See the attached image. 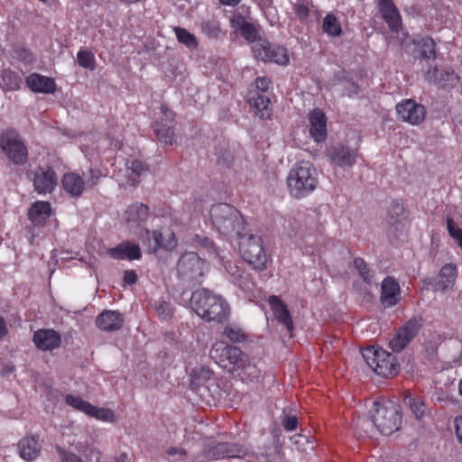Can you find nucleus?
I'll use <instances>...</instances> for the list:
<instances>
[{
  "mask_svg": "<svg viewBox=\"0 0 462 462\" xmlns=\"http://www.w3.org/2000/svg\"><path fill=\"white\" fill-rule=\"evenodd\" d=\"M226 458H245L247 462H272L266 447L259 454L238 442L208 440L199 453L193 457L194 462H208Z\"/></svg>",
  "mask_w": 462,
  "mask_h": 462,
  "instance_id": "1",
  "label": "nucleus"
},
{
  "mask_svg": "<svg viewBox=\"0 0 462 462\" xmlns=\"http://www.w3.org/2000/svg\"><path fill=\"white\" fill-rule=\"evenodd\" d=\"M370 420H357L356 427L368 432L366 426L375 428L381 434L388 436L398 430L402 423V413L400 407L393 402L375 401L369 411Z\"/></svg>",
  "mask_w": 462,
  "mask_h": 462,
  "instance_id": "2",
  "label": "nucleus"
},
{
  "mask_svg": "<svg viewBox=\"0 0 462 462\" xmlns=\"http://www.w3.org/2000/svg\"><path fill=\"white\" fill-rule=\"evenodd\" d=\"M190 306L207 322L223 323L228 319L230 314L226 300L221 295L204 288L193 291Z\"/></svg>",
  "mask_w": 462,
  "mask_h": 462,
  "instance_id": "3",
  "label": "nucleus"
},
{
  "mask_svg": "<svg viewBox=\"0 0 462 462\" xmlns=\"http://www.w3.org/2000/svg\"><path fill=\"white\" fill-rule=\"evenodd\" d=\"M209 214L213 227L224 236H237L245 230L242 215L230 204L213 205Z\"/></svg>",
  "mask_w": 462,
  "mask_h": 462,
  "instance_id": "4",
  "label": "nucleus"
},
{
  "mask_svg": "<svg viewBox=\"0 0 462 462\" xmlns=\"http://www.w3.org/2000/svg\"><path fill=\"white\" fill-rule=\"evenodd\" d=\"M290 193L296 199L312 192L318 185V172L310 162H300L293 166L287 177Z\"/></svg>",
  "mask_w": 462,
  "mask_h": 462,
  "instance_id": "5",
  "label": "nucleus"
},
{
  "mask_svg": "<svg viewBox=\"0 0 462 462\" xmlns=\"http://www.w3.org/2000/svg\"><path fill=\"white\" fill-rule=\"evenodd\" d=\"M222 356L230 365L229 371L242 382L256 381L261 374L255 362L240 348L227 345L222 349Z\"/></svg>",
  "mask_w": 462,
  "mask_h": 462,
  "instance_id": "6",
  "label": "nucleus"
},
{
  "mask_svg": "<svg viewBox=\"0 0 462 462\" xmlns=\"http://www.w3.org/2000/svg\"><path fill=\"white\" fill-rule=\"evenodd\" d=\"M207 271V263L194 252L182 254L177 263L178 277L187 286L200 284Z\"/></svg>",
  "mask_w": 462,
  "mask_h": 462,
  "instance_id": "7",
  "label": "nucleus"
},
{
  "mask_svg": "<svg viewBox=\"0 0 462 462\" xmlns=\"http://www.w3.org/2000/svg\"><path fill=\"white\" fill-rule=\"evenodd\" d=\"M362 356L367 365L382 377L394 376L399 373L400 365L395 356L382 348L369 346L362 351Z\"/></svg>",
  "mask_w": 462,
  "mask_h": 462,
  "instance_id": "8",
  "label": "nucleus"
},
{
  "mask_svg": "<svg viewBox=\"0 0 462 462\" xmlns=\"http://www.w3.org/2000/svg\"><path fill=\"white\" fill-rule=\"evenodd\" d=\"M239 238V252L243 259L254 269L263 270L265 268L266 254L260 236L248 235L245 230L242 232Z\"/></svg>",
  "mask_w": 462,
  "mask_h": 462,
  "instance_id": "9",
  "label": "nucleus"
},
{
  "mask_svg": "<svg viewBox=\"0 0 462 462\" xmlns=\"http://www.w3.org/2000/svg\"><path fill=\"white\" fill-rule=\"evenodd\" d=\"M0 146L14 164L23 165L27 162V148L16 131L6 130L3 133L0 138Z\"/></svg>",
  "mask_w": 462,
  "mask_h": 462,
  "instance_id": "10",
  "label": "nucleus"
},
{
  "mask_svg": "<svg viewBox=\"0 0 462 462\" xmlns=\"http://www.w3.org/2000/svg\"><path fill=\"white\" fill-rule=\"evenodd\" d=\"M252 51L255 59L264 62L286 65L289 61L286 49L272 45L266 40L259 39L257 42L252 45Z\"/></svg>",
  "mask_w": 462,
  "mask_h": 462,
  "instance_id": "11",
  "label": "nucleus"
},
{
  "mask_svg": "<svg viewBox=\"0 0 462 462\" xmlns=\"http://www.w3.org/2000/svg\"><path fill=\"white\" fill-rule=\"evenodd\" d=\"M423 324L421 317L410 319L390 341V347L393 352H401L416 337Z\"/></svg>",
  "mask_w": 462,
  "mask_h": 462,
  "instance_id": "12",
  "label": "nucleus"
},
{
  "mask_svg": "<svg viewBox=\"0 0 462 462\" xmlns=\"http://www.w3.org/2000/svg\"><path fill=\"white\" fill-rule=\"evenodd\" d=\"M161 112L163 117L153 124V133L160 143L172 145L176 142L173 127L175 114L165 105L161 106Z\"/></svg>",
  "mask_w": 462,
  "mask_h": 462,
  "instance_id": "13",
  "label": "nucleus"
},
{
  "mask_svg": "<svg viewBox=\"0 0 462 462\" xmlns=\"http://www.w3.org/2000/svg\"><path fill=\"white\" fill-rule=\"evenodd\" d=\"M330 162L338 167H352L357 157V150L349 145L337 143L331 145L327 151Z\"/></svg>",
  "mask_w": 462,
  "mask_h": 462,
  "instance_id": "14",
  "label": "nucleus"
},
{
  "mask_svg": "<svg viewBox=\"0 0 462 462\" xmlns=\"http://www.w3.org/2000/svg\"><path fill=\"white\" fill-rule=\"evenodd\" d=\"M396 111L399 116L411 125H419L425 118V107L412 99H406L397 104Z\"/></svg>",
  "mask_w": 462,
  "mask_h": 462,
  "instance_id": "15",
  "label": "nucleus"
},
{
  "mask_svg": "<svg viewBox=\"0 0 462 462\" xmlns=\"http://www.w3.org/2000/svg\"><path fill=\"white\" fill-rule=\"evenodd\" d=\"M401 287L393 276L385 277L381 283L380 302L384 308H392L401 300Z\"/></svg>",
  "mask_w": 462,
  "mask_h": 462,
  "instance_id": "16",
  "label": "nucleus"
},
{
  "mask_svg": "<svg viewBox=\"0 0 462 462\" xmlns=\"http://www.w3.org/2000/svg\"><path fill=\"white\" fill-rule=\"evenodd\" d=\"M57 185L55 171L50 168H38L33 173L34 190L39 194L51 193Z\"/></svg>",
  "mask_w": 462,
  "mask_h": 462,
  "instance_id": "17",
  "label": "nucleus"
},
{
  "mask_svg": "<svg viewBox=\"0 0 462 462\" xmlns=\"http://www.w3.org/2000/svg\"><path fill=\"white\" fill-rule=\"evenodd\" d=\"M404 215L403 204L399 201H393L388 211L387 223L389 225L388 234L400 238L404 235V223L402 217Z\"/></svg>",
  "mask_w": 462,
  "mask_h": 462,
  "instance_id": "18",
  "label": "nucleus"
},
{
  "mask_svg": "<svg viewBox=\"0 0 462 462\" xmlns=\"http://www.w3.org/2000/svg\"><path fill=\"white\" fill-rule=\"evenodd\" d=\"M458 76L452 69H438L436 67L429 69L425 75V80L430 84L439 88H453L458 82Z\"/></svg>",
  "mask_w": 462,
  "mask_h": 462,
  "instance_id": "19",
  "label": "nucleus"
},
{
  "mask_svg": "<svg viewBox=\"0 0 462 462\" xmlns=\"http://www.w3.org/2000/svg\"><path fill=\"white\" fill-rule=\"evenodd\" d=\"M310 134L317 143L324 142L327 138V117L319 109H313L309 115Z\"/></svg>",
  "mask_w": 462,
  "mask_h": 462,
  "instance_id": "20",
  "label": "nucleus"
},
{
  "mask_svg": "<svg viewBox=\"0 0 462 462\" xmlns=\"http://www.w3.org/2000/svg\"><path fill=\"white\" fill-rule=\"evenodd\" d=\"M268 303L272 311L273 312L275 319L281 325L284 326V328L290 333V337H292L293 322L285 303L282 301L278 296L275 295L269 297Z\"/></svg>",
  "mask_w": 462,
  "mask_h": 462,
  "instance_id": "21",
  "label": "nucleus"
},
{
  "mask_svg": "<svg viewBox=\"0 0 462 462\" xmlns=\"http://www.w3.org/2000/svg\"><path fill=\"white\" fill-rule=\"evenodd\" d=\"M380 13L390 30L398 32L402 28L401 14L393 0H378Z\"/></svg>",
  "mask_w": 462,
  "mask_h": 462,
  "instance_id": "22",
  "label": "nucleus"
},
{
  "mask_svg": "<svg viewBox=\"0 0 462 462\" xmlns=\"http://www.w3.org/2000/svg\"><path fill=\"white\" fill-rule=\"evenodd\" d=\"M124 324L122 314L115 310H104L96 319V325L103 331L119 330Z\"/></svg>",
  "mask_w": 462,
  "mask_h": 462,
  "instance_id": "23",
  "label": "nucleus"
},
{
  "mask_svg": "<svg viewBox=\"0 0 462 462\" xmlns=\"http://www.w3.org/2000/svg\"><path fill=\"white\" fill-rule=\"evenodd\" d=\"M33 342L42 350H52L60 346L61 339L53 329H40L34 333Z\"/></svg>",
  "mask_w": 462,
  "mask_h": 462,
  "instance_id": "24",
  "label": "nucleus"
},
{
  "mask_svg": "<svg viewBox=\"0 0 462 462\" xmlns=\"http://www.w3.org/2000/svg\"><path fill=\"white\" fill-rule=\"evenodd\" d=\"M148 217L149 208L143 203L129 206L125 213V219L130 229L138 227L141 223L147 220Z\"/></svg>",
  "mask_w": 462,
  "mask_h": 462,
  "instance_id": "25",
  "label": "nucleus"
},
{
  "mask_svg": "<svg viewBox=\"0 0 462 462\" xmlns=\"http://www.w3.org/2000/svg\"><path fill=\"white\" fill-rule=\"evenodd\" d=\"M108 254L113 258L118 260H138L142 256L139 245L129 241L121 243L117 246L108 249Z\"/></svg>",
  "mask_w": 462,
  "mask_h": 462,
  "instance_id": "26",
  "label": "nucleus"
},
{
  "mask_svg": "<svg viewBox=\"0 0 462 462\" xmlns=\"http://www.w3.org/2000/svg\"><path fill=\"white\" fill-rule=\"evenodd\" d=\"M26 85L32 91L36 93L51 94L56 89V83L54 79L33 73L26 78Z\"/></svg>",
  "mask_w": 462,
  "mask_h": 462,
  "instance_id": "27",
  "label": "nucleus"
},
{
  "mask_svg": "<svg viewBox=\"0 0 462 462\" xmlns=\"http://www.w3.org/2000/svg\"><path fill=\"white\" fill-rule=\"evenodd\" d=\"M457 277V268L453 264L444 265L440 271L439 278L435 279L430 284L436 291H446L452 287Z\"/></svg>",
  "mask_w": 462,
  "mask_h": 462,
  "instance_id": "28",
  "label": "nucleus"
},
{
  "mask_svg": "<svg viewBox=\"0 0 462 462\" xmlns=\"http://www.w3.org/2000/svg\"><path fill=\"white\" fill-rule=\"evenodd\" d=\"M18 449L23 459L32 461L40 455L41 446L34 437H25L18 443Z\"/></svg>",
  "mask_w": 462,
  "mask_h": 462,
  "instance_id": "29",
  "label": "nucleus"
},
{
  "mask_svg": "<svg viewBox=\"0 0 462 462\" xmlns=\"http://www.w3.org/2000/svg\"><path fill=\"white\" fill-rule=\"evenodd\" d=\"M165 236L160 231H153L150 238V250L155 252L158 248L171 250L175 248L177 242L174 238V234L168 232Z\"/></svg>",
  "mask_w": 462,
  "mask_h": 462,
  "instance_id": "30",
  "label": "nucleus"
},
{
  "mask_svg": "<svg viewBox=\"0 0 462 462\" xmlns=\"http://www.w3.org/2000/svg\"><path fill=\"white\" fill-rule=\"evenodd\" d=\"M249 103L262 119L270 117L271 109L269 106L271 101L265 94L259 92L251 93Z\"/></svg>",
  "mask_w": 462,
  "mask_h": 462,
  "instance_id": "31",
  "label": "nucleus"
},
{
  "mask_svg": "<svg viewBox=\"0 0 462 462\" xmlns=\"http://www.w3.org/2000/svg\"><path fill=\"white\" fill-rule=\"evenodd\" d=\"M62 186L72 197H79L84 191L85 180L76 173H66L62 179Z\"/></svg>",
  "mask_w": 462,
  "mask_h": 462,
  "instance_id": "32",
  "label": "nucleus"
},
{
  "mask_svg": "<svg viewBox=\"0 0 462 462\" xmlns=\"http://www.w3.org/2000/svg\"><path fill=\"white\" fill-rule=\"evenodd\" d=\"M51 215V206L46 201H37L30 208L28 216L30 220L35 225L40 226Z\"/></svg>",
  "mask_w": 462,
  "mask_h": 462,
  "instance_id": "33",
  "label": "nucleus"
},
{
  "mask_svg": "<svg viewBox=\"0 0 462 462\" xmlns=\"http://www.w3.org/2000/svg\"><path fill=\"white\" fill-rule=\"evenodd\" d=\"M403 402L410 408L415 418L418 420H420L428 414V409L424 400L420 396L407 393L403 398Z\"/></svg>",
  "mask_w": 462,
  "mask_h": 462,
  "instance_id": "34",
  "label": "nucleus"
},
{
  "mask_svg": "<svg viewBox=\"0 0 462 462\" xmlns=\"http://www.w3.org/2000/svg\"><path fill=\"white\" fill-rule=\"evenodd\" d=\"M21 78L17 73L4 69L0 73V88L4 91H15L20 88Z\"/></svg>",
  "mask_w": 462,
  "mask_h": 462,
  "instance_id": "35",
  "label": "nucleus"
},
{
  "mask_svg": "<svg viewBox=\"0 0 462 462\" xmlns=\"http://www.w3.org/2000/svg\"><path fill=\"white\" fill-rule=\"evenodd\" d=\"M355 268L357 270L359 275L367 285H376L375 272L372 270L364 259L357 257L354 260Z\"/></svg>",
  "mask_w": 462,
  "mask_h": 462,
  "instance_id": "36",
  "label": "nucleus"
},
{
  "mask_svg": "<svg viewBox=\"0 0 462 462\" xmlns=\"http://www.w3.org/2000/svg\"><path fill=\"white\" fill-rule=\"evenodd\" d=\"M192 242L197 246L208 249L216 257L219 259V261H223L225 259V255L222 254V251L216 247L213 241H211L208 237L197 234L193 236Z\"/></svg>",
  "mask_w": 462,
  "mask_h": 462,
  "instance_id": "37",
  "label": "nucleus"
},
{
  "mask_svg": "<svg viewBox=\"0 0 462 462\" xmlns=\"http://www.w3.org/2000/svg\"><path fill=\"white\" fill-rule=\"evenodd\" d=\"M322 30L324 32L330 36H339L342 32V28L334 14H328L323 18Z\"/></svg>",
  "mask_w": 462,
  "mask_h": 462,
  "instance_id": "38",
  "label": "nucleus"
},
{
  "mask_svg": "<svg viewBox=\"0 0 462 462\" xmlns=\"http://www.w3.org/2000/svg\"><path fill=\"white\" fill-rule=\"evenodd\" d=\"M77 61L80 67L90 71L96 69V59L90 51L80 50L77 54Z\"/></svg>",
  "mask_w": 462,
  "mask_h": 462,
  "instance_id": "39",
  "label": "nucleus"
},
{
  "mask_svg": "<svg viewBox=\"0 0 462 462\" xmlns=\"http://www.w3.org/2000/svg\"><path fill=\"white\" fill-rule=\"evenodd\" d=\"M151 307L155 311L156 315L162 319H170L173 316V309L170 302L165 300H157L154 301Z\"/></svg>",
  "mask_w": 462,
  "mask_h": 462,
  "instance_id": "40",
  "label": "nucleus"
},
{
  "mask_svg": "<svg viewBox=\"0 0 462 462\" xmlns=\"http://www.w3.org/2000/svg\"><path fill=\"white\" fill-rule=\"evenodd\" d=\"M174 32L178 41L189 49H196L198 42L196 37L184 28L175 27Z\"/></svg>",
  "mask_w": 462,
  "mask_h": 462,
  "instance_id": "41",
  "label": "nucleus"
},
{
  "mask_svg": "<svg viewBox=\"0 0 462 462\" xmlns=\"http://www.w3.org/2000/svg\"><path fill=\"white\" fill-rule=\"evenodd\" d=\"M420 56L421 59L430 60L436 58L435 42L431 38H424L419 43Z\"/></svg>",
  "mask_w": 462,
  "mask_h": 462,
  "instance_id": "42",
  "label": "nucleus"
},
{
  "mask_svg": "<svg viewBox=\"0 0 462 462\" xmlns=\"http://www.w3.org/2000/svg\"><path fill=\"white\" fill-rule=\"evenodd\" d=\"M201 30L208 38L214 40H217L222 33L220 23L215 20L203 22Z\"/></svg>",
  "mask_w": 462,
  "mask_h": 462,
  "instance_id": "43",
  "label": "nucleus"
},
{
  "mask_svg": "<svg viewBox=\"0 0 462 462\" xmlns=\"http://www.w3.org/2000/svg\"><path fill=\"white\" fill-rule=\"evenodd\" d=\"M66 402L69 406L89 415L90 410L92 409V404L80 397L73 396L71 394H68L66 396Z\"/></svg>",
  "mask_w": 462,
  "mask_h": 462,
  "instance_id": "44",
  "label": "nucleus"
},
{
  "mask_svg": "<svg viewBox=\"0 0 462 462\" xmlns=\"http://www.w3.org/2000/svg\"><path fill=\"white\" fill-rule=\"evenodd\" d=\"M226 271L233 277V282L237 283L239 287L243 288L244 271L237 265L232 264L230 261H222Z\"/></svg>",
  "mask_w": 462,
  "mask_h": 462,
  "instance_id": "45",
  "label": "nucleus"
},
{
  "mask_svg": "<svg viewBox=\"0 0 462 462\" xmlns=\"http://www.w3.org/2000/svg\"><path fill=\"white\" fill-rule=\"evenodd\" d=\"M216 155L217 162L222 168H229L234 162V154L228 148H221Z\"/></svg>",
  "mask_w": 462,
  "mask_h": 462,
  "instance_id": "46",
  "label": "nucleus"
},
{
  "mask_svg": "<svg viewBox=\"0 0 462 462\" xmlns=\"http://www.w3.org/2000/svg\"><path fill=\"white\" fill-rule=\"evenodd\" d=\"M89 416L94 417L97 420L103 421L113 422L115 420L114 412L106 408H98L97 406L92 405V409L90 410Z\"/></svg>",
  "mask_w": 462,
  "mask_h": 462,
  "instance_id": "47",
  "label": "nucleus"
},
{
  "mask_svg": "<svg viewBox=\"0 0 462 462\" xmlns=\"http://www.w3.org/2000/svg\"><path fill=\"white\" fill-rule=\"evenodd\" d=\"M240 34L248 42L253 44L259 41V35L257 28L251 23L243 24V29L240 31Z\"/></svg>",
  "mask_w": 462,
  "mask_h": 462,
  "instance_id": "48",
  "label": "nucleus"
},
{
  "mask_svg": "<svg viewBox=\"0 0 462 462\" xmlns=\"http://www.w3.org/2000/svg\"><path fill=\"white\" fill-rule=\"evenodd\" d=\"M224 334L232 342H242L245 339V336L240 328L230 327V326H228L225 328Z\"/></svg>",
  "mask_w": 462,
  "mask_h": 462,
  "instance_id": "49",
  "label": "nucleus"
},
{
  "mask_svg": "<svg viewBox=\"0 0 462 462\" xmlns=\"http://www.w3.org/2000/svg\"><path fill=\"white\" fill-rule=\"evenodd\" d=\"M166 453L171 457V462H181L186 458L188 454L185 449L175 447L170 448Z\"/></svg>",
  "mask_w": 462,
  "mask_h": 462,
  "instance_id": "50",
  "label": "nucleus"
},
{
  "mask_svg": "<svg viewBox=\"0 0 462 462\" xmlns=\"http://www.w3.org/2000/svg\"><path fill=\"white\" fill-rule=\"evenodd\" d=\"M57 452L61 462H84L78 455L68 452L60 447H57Z\"/></svg>",
  "mask_w": 462,
  "mask_h": 462,
  "instance_id": "51",
  "label": "nucleus"
},
{
  "mask_svg": "<svg viewBox=\"0 0 462 462\" xmlns=\"http://www.w3.org/2000/svg\"><path fill=\"white\" fill-rule=\"evenodd\" d=\"M130 169L136 177H140L149 171L148 165L140 160H134L131 162Z\"/></svg>",
  "mask_w": 462,
  "mask_h": 462,
  "instance_id": "52",
  "label": "nucleus"
},
{
  "mask_svg": "<svg viewBox=\"0 0 462 462\" xmlns=\"http://www.w3.org/2000/svg\"><path fill=\"white\" fill-rule=\"evenodd\" d=\"M212 371L206 366H201L193 371V376L195 380L206 382L211 378Z\"/></svg>",
  "mask_w": 462,
  "mask_h": 462,
  "instance_id": "53",
  "label": "nucleus"
},
{
  "mask_svg": "<svg viewBox=\"0 0 462 462\" xmlns=\"http://www.w3.org/2000/svg\"><path fill=\"white\" fill-rule=\"evenodd\" d=\"M101 178V172L99 170L90 169L88 171V176L87 177V180L85 181V186L89 188L95 187Z\"/></svg>",
  "mask_w": 462,
  "mask_h": 462,
  "instance_id": "54",
  "label": "nucleus"
},
{
  "mask_svg": "<svg viewBox=\"0 0 462 462\" xmlns=\"http://www.w3.org/2000/svg\"><path fill=\"white\" fill-rule=\"evenodd\" d=\"M282 424L287 431L294 430L298 426V419L295 415H285L282 420Z\"/></svg>",
  "mask_w": 462,
  "mask_h": 462,
  "instance_id": "55",
  "label": "nucleus"
},
{
  "mask_svg": "<svg viewBox=\"0 0 462 462\" xmlns=\"http://www.w3.org/2000/svg\"><path fill=\"white\" fill-rule=\"evenodd\" d=\"M294 13L300 21H305L309 17V8L302 3H297L293 6Z\"/></svg>",
  "mask_w": 462,
  "mask_h": 462,
  "instance_id": "56",
  "label": "nucleus"
},
{
  "mask_svg": "<svg viewBox=\"0 0 462 462\" xmlns=\"http://www.w3.org/2000/svg\"><path fill=\"white\" fill-rule=\"evenodd\" d=\"M271 79L267 77H259L255 79V86L258 89L257 92L264 94L271 85Z\"/></svg>",
  "mask_w": 462,
  "mask_h": 462,
  "instance_id": "57",
  "label": "nucleus"
},
{
  "mask_svg": "<svg viewBox=\"0 0 462 462\" xmlns=\"http://www.w3.org/2000/svg\"><path fill=\"white\" fill-rule=\"evenodd\" d=\"M246 23L244 16L239 14L233 15L230 19V25L236 32H240L243 29V24H246Z\"/></svg>",
  "mask_w": 462,
  "mask_h": 462,
  "instance_id": "58",
  "label": "nucleus"
},
{
  "mask_svg": "<svg viewBox=\"0 0 462 462\" xmlns=\"http://www.w3.org/2000/svg\"><path fill=\"white\" fill-rule=\"evenodd\" d=\"M359 92H360L359 86L356 82H353V81H348L346 86L344 88V93L349 97L358 95Z\"/></svg>",
  "mask_w": 462,
  "mask_h": 462,
  "instance_id": "59",
  "label": "nucleus"
},
{
  "mask_svg": "<svg viewBox=\"0 0 462 462\" xmlns=\"http://www.w3.org/2000/svg\"><path fill=\"white\" fill-rule=\"evenodd\" d=\"M138 276L134 270H126L124 272V283L125 285H133L136 283Z\"/></svg>",
  "mask_w": 462,
  "mask_h": 462,
  "instance_id": "60",
  "label": "nucleus"
},
{
  "mask_svg": "<svg viewBox=\"0 0 462 462\" xmlns=\"http://www.w3.org/2000/svg\"><path fill=\"white\" fill-rule=\"evenodd\" d=\"M455 433L457 439L462 444V417H457L455 419Z\"/></svg>",
  "mask_w": 462,
  "mask_h": 462,
  "instance_id": "61",
  "label": "nucleus"
},
{
  "mask_svg": "<svg viewBox=\"0 0 462 462\" xmlns=\"http://www.w3.org/2000/svg\"><path fill=\"white\" fill-rule=\"evenodd\" d=\"M90 455L96 457L97 462H106L102 453L95 448L90 449Z\"/></svg>",
  "mask_w": 462,
  "mask_h": 462,
  "instance_id": "62",
  "label": "nucleus"
},
{
  "mask_svg": "<svg viewBox=\"0 0 462 462\" xmlns=\"http://www.w3.org/2000/svg\"><path fill=\"white\" fill-rule=\"evenodd\" d=\"M8 333V328L5 319L0 317V339L3 338Z\"/></svg>",
  "mask_w": 462,
  "mask_h": 462,
  "instance_id": "63",
  "label": "nucleus"
},
{
  "mask_svg": "<svg viewBox=\"0 0 462 462\" xmlns=\"http://www.w3.org/2000/svg\"><path fill=\"white\" fill-rule=\"evenodd\" d=\"M224 5L236 6L240 3V0H219Z\"/></svg>",
  "mask_w": 462,
  "mask_h": 462,
  "instance_id": "64",
  "label": "nucleus"
}]
</instances>
